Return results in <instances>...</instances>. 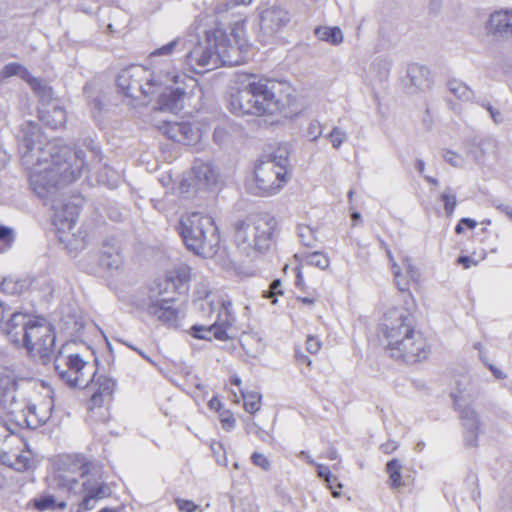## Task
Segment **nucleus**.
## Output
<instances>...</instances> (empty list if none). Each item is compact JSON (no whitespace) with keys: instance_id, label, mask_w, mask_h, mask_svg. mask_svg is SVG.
Returning a JSON list of instances; mask_svg holds the SVG:
<instances>
[{"instance_id":"5fc2aeb1","label":"nucleus","mask_w":512,"mask_h":512,"mask_svg":"<svg viewBox=\"0 0 512 512\" xmlns=\"http://www.w3.org/2000/svg\"><path fill=\"white\" fill-rule=\"evenodd\" d=\"M318 296H319V294H318V290H317L316 294H314V295L307 294V296H304V297H297V301H299L300 303H302L304 305H313L316 302Z\"/></svg>"},{"instance_id":"864d4df0","label":"nucleus","mask_w":512,"mask_h":512,"mask_svg":"<svg viewBox=\"0 0 512 512\" xmlns=\"http://www.w3.org/2000/svg\"><path fill=\"white\" fill-rule=\"evenodd\" d=\"M329 489L331 490L332 492V496L337 498L341 495V490H342V484L337 480V482H326Z\"/></svg>"},{"instance_id":"2f4dec72","label":"nucleus","mask_w":512,"mask_h":512,"mask_svg":"<svg viewBox=\"0 0 512 512\" xmlns=\"http://www.w3.org/2000/svg\"><path fill=\"white\" fill-rule=\"evenodd\" d=\"M315 34L320 40L338 45L343 41V34L339 27H323L317 28Z\"/></svg>"},{"instance_id":"4be33fe9","label":"nucleus","mask_w":512,"mask_h":512,"mask_svg":"<svg viewBox=\"0 0 512 512\" xmlns=\"http://www.w3.org/2000/svg\"><path fill=\"white\" fill-rule=\"evenodd\" d=\"M208 408L217 413L221 427L225 431H231L235 428L237 420L234 413L225 408L217 395L211 397L208 401Z\"/></svg>"},{"instance_id":"0eeeda50","label":"nucleus","mask_w":512,"mask_h":512,"mask_svg":"<svg viewBox=\"0 0 512 512\" xmlns=\"http://www.w3.org/2000/svg\"><path fill=\"white\" fill-rule=\"evenodd\" d=\"M234 230L238 244H246L264 252L275 244L279 226L275 216L264 212L236 222Z\"/></svg>"},{"instance_id":"8fccbe9b","label":"nucleus","mask_w":512,"mask_h":512,"mask_svg":"<svg viewBox=\"0 0 512 512\" xmlns=\"http://www.w3.org/2000/svg\"><path fill=\"white\" fill-rule=\"evenodd\" d=\"M281 281L279 279H275L269 287L268 294H265L264 297L272 298L278 295H282L283 291L281 290Z\"/></svg>"},{"instance_id":"f257e3e1","label":"nucleus","mask_w":512,"mask_h":512,"mask_svg":"<svg viewBox=\"0 0 512 512\" xmlns=\"http://www.w3.org/2000/svg\"><path fill=\"white\" fill-rule=\"evenodd\" d=\"M227 109L238 117H254L265 124L277 125L298 116L303 104L290 82L252 75L230 93Z\"/></svg>"},{"instance_id":"37998d69","label":"nucleus","mask_w":512,"mask_h":512,"mask_svg":"<svg viewBox=\"0 0 512 512\" xmlns=\"http://www.w3.org/2000/svg\"><path fill=\"white\" fill-rule=\"evenodd\" d=\"M175 503L180 512H202L200 506L191 500L177 498Z\"/></svg>"},{"instance_id":"49530a36","label":"nucleus","mask_w":512,"mask_h":512,"mask_svg":"<svg viewBox=\"0 0 512 512\" xmlns=\"http://www.w3.org/2000/svg\"><path fill=\"white\" fill-rule=\"evenodd\" d=\"M309 463L317 467L318 476L323 478L326 482H337V477L331 473L327 466L316 464L313 460H309Z\"/></svg>"},{"instance_id":"39448f33","label":"nucleus","mask_w":512,"mask_h":512,"mask_svg":"<svg viewBox=\"0 0 512 512\" xmlns=\"http://www.w3.org/2000/svg\"><path fill=\"white\" fill-rule=\"evenodd\" d=\"M292 175V167L287 157L269 155L255 163L248 189L257 196H273L284 189Z\"/></svg>"},{"instance_id":"a19ab883","label":"nucleus","mask_w":512,"mask_h":512,"mask_svg":"<svg viewBox=\"0 0 512 512\" xmlns=\"http://www.w3.org/2000/svg\"><path fill=\"white\" fill-rule=\"evenodd\" d=\"M295 361H296L297 366L303 373H309L312 371V369H313L312 360L309 358V356L304 354L303 351H301L300 349L295 350Z\"/></svg>"},{"instance_id":"6e6552de","label":"nucleus","mask_w":512,"mask_h":512,"mask_svg":"<svg viewBox=\"0 0 512 512\" xmlns=\"http://www.w3.org/2000/svg\"><path fill=\"white\" fill-rule=\"evenodd\" d=\"M81 174V169H74L66 160L55 159L44 169H38L30 173L29 184L31 189L39 197H47L61 184L74 182Z\"/></svg>"},{"instance_id":"423d86ee","label":"nucleus","mask_w":512,"mask_h":512,"mask_svg":"<svg viewBox=\"0 0 512 512\" xmlns=\"http://www.w3.org/2000/svg\"><path fill=\"white\" fill-rule=\"evenodd\" d=\"M177 229L186 247L197 255L211 254L218 246V228L208 214L186 213L181 216Z\"/></svg>"},{"instance_id":"5701e85b","label":"nucleus","mask_w":512,"mask_h":512,"mask_svg":"<svg viewBox=\"0 0 512 512\" xmlns=\"http://www.w3.org/2000/svg\"><path fill=\"white\" fill-rule=\"evenodd\" d=\"M487 30L492 34L512 32V11L500 10L492 13L487 22Z\"/></svg>"},{"instance_id":"680f3d73","label":"nucleus","mask_w":512,"mask_h":512,"mask_svg":"<svg viewBox=\"0 0 512 512\" xmlns=\"http://www.w3.org/2000/svg\"><path fill=\"white\" fill-rule=\"evenodd\" d=\"M490 369H491V371L493 372V374L495 375L496 378L503 379L505 377V375L501 371L495 369L494 367H491Z\"/></svg>"},{"instance_id":"9d476101","label":"nucleus","mask_w":512,"mask_h":512,"mask_svg":"<svg viewBox=\"0 0 512 512\" xmlns=\"http://www.w3.org/2000/svg\"><path fill=\"white\" fill-rule=\"evenodd\" d=\"M101 465L84 453H67L60 457L57 478L60 485L72 490L78 484V478L89 476Z\"/></svg>"},{"instance_id":"72a5a7b5","label":"nucleus","mask_w":512,"mask_h":512,"mask_svg":"<svg viewBox=\"0 0 512 512\" xmlns=\"http://www.w3.org/2000/svg\"><path fill=\"white\" fill-rule=\"evenodd\" d=\"M17 390V382L14 378L4 375L0 376V401L13 400Z\"/></svg>"},{"instance_id":"69168bd1","label":"nucleus","mask_w":512,"mask_h":512,"mask_svg":"<svg viewBox=\"0 0 512 512\" xmlns=\"http://www.w3.org/2000/svg\"><path fill=\"white\" fill-rule=\"evenodd\" d=\"M426 180L433 184V185H437L438 184V181L435 179V178H432V177H426Z\"/></svg>"},{"instance_id":"f8f14e48","label":"nucleus","mask_w":512,"mask_h":512,"mask_svg":"<svg viewBox=\"0 0 512 512\" xmlns=\"http://www.w3.org/2000/svg\"><path fill=\"white\" fill-rule=\"evenodd\" d=\"M235 322V317L231 310V303L223 301L217 313V319L210 325L195 324L191 326L190 335L199 340L227 341L230 339L229 330Z\"/></svg>"},{"instance_id":"bf43d9fd","label":"nucleus","mask_w":512,"mask_h":512,"mask_svg":"<svg viewBox=\"0 0 512 512\" xmlns=\"http://www.w3.org/2000/svg\"><path fill=\"white\" fill-rule=\"evenodd\" d=\"M416 168L419 171V173H423L425 170V163L422 160H417Z\"/></svg>"},{"instance_id":"bb28decb","label":"nucleus","mask_w":512,"mask_h":512,"mask_svg":"<svg viewBox=\"0 0 512 512\" xmlns=\"http://www.w3.org/2000/svg\"><path fill=\"white\" fill-rule=\"evenodd\" d=\"M166 278L175 289H179L190 282L191 268L187 264L176 265L167 272Z\"/></svg>"},{"instance_id":"aec40b11","label":"nucleus","mask_w":512,"mask_h":512,"mask_svg":"<svg viewBox=\"0 0 512 512\" xmlns=\"http://www.w3.org/2000/svg\"><path fill=\"white\" fill-rule=\"evenodd\" d=\"M302 268L303 264L300 262L293 268L295 274V287L305 294L314 295L319 289L321 281L312 269H309V276H305L303 273L300 276V270Z\"/></svg>"},{"instance_id":"dca6fc26","label":"nucleus","mask_w":512,"mask_h":512,"mask_svg":"<svg viewBox=\"0 0 512 512\" xmlns=\"http://www.w3.org/2000/svg\"><path fill=\"white\" fill-rule=\"evenodd\" d=\"M394 281L401 293L407 294L406 304L416 306V301L410 292V289L416 288L420 283L419 269L409 259H404L401 265L393 264Z\"/></svg>"},{"instance_id":"2eb2a0df","label":"nucleus","mask_w":512,"mask_h":512,"mask_svg":"<svg viewBox=\"0 0 512 512\" xmlns=\"http://www.w3.org/2000/svg\"><path fill=\"white\" fill-rule=\"evenodd\" d=\"M44 394L34 400H31L26 407L21 420L24 428L35 429L45 424L51 417L54 408V399L52 391L44 386Z\"/></svg>"},{"instance_id":"cd10ccee","label":"nucleus","mask_w":512,"mask_h":512,"mask_svg":"<svg viewBox=\"0 0 512 512\" xmlns=\"http://www.w3.org/2000/svg\"><path fill=\"white\" fill-rule=\"evenodd\" d=\"M40 119L52 129L62 128L66 124V111L62 107L54 106L51 110L42 112Z\"/></svg>"},{"instance_id":"1a4fd4ad","label":"nucleus","mask_w":512,"mask_h":512,"mask_svg":"<svg viewBox=\"0 0 512 512\" xmlns=\"http://www.w3.org/2000/svg\"><path fill=\"white\" fill-rule=\"evenodd\" d=\"M209 47L201 49L196 59L197 65L201 67L217 64L218 62L227 66L239 64V51L234 47L228 35L219 28L213 29L206 34Z\"/></svg>"},{"instance_id":"603ef678","label":"nucleus","mask_w":512,"mask_h":512,"mask_svg":"<svg viewBox=\"0 0 512 512\" xmlns=\"http://www.w3.org/2000/svg\"><path fill=\"white\" fill-rule=\"evenodd\" d=\"M398 448V444L394 441H387L380 446V449L385 454H391Z\"/></svg>"},{"instance_id":"473e14b6","label":"nucleus","mask_w":512,"mask_h":512,"mask_svg":"<svg viewBox=\"0 0 512 512\" xmlns=\"http://www.w3.org/2000/svg\"><path fill=\"white\" fill-rule=\"evenodd\" d=\"M24 428L21 420H12L10 417L3 419L0 417V437L3 438V442H7L9 435L12 433L20 434Z\"/></svg>"},{"instance_id":"58836bf2","label":"nucleus","mask_w":512,"mask_h":512,"mask_svg":"<svg viewBox=\"0 0 512 512\" xmlns=\"http://www.w3.org/2000/svg\"><path fill=\"white\" fill-rule=\"evenodd\" d=\"M440 200L444 205L446 215L451 217L457 205L456 194L452 190L448 189L440 195Z\"/></svg>"},{"instance_id":"6ab92c4d","label":"nucleus","mask_w":512,"mask_h":512,"mask_svg":"<svg viewBox=\"0 0 512 512\" xmlns=\"http://www.w3.org/2000/svg\"><path fill=\"white\" fill-rule=\"evenodd\" d=\"M261 20L269 28L273 30H280L290 22L291 15L289 10L286 8L275 5L262 12Z\"/></svg>"},{"instance_id":"338daca9","label":"nucleus","mask_w":512,"mask_h":512,"mask_svg":"<svg viewBox=\"0 0 512 512\" xmlns=\"http://www.w3.org/2000/svg\"><path fill=\"white\" fill-rule=\"evenodd\" d=\"M221 133H222V130H218V129H217V130H215V132H214V138H215V139L220 138V137H221Z\"/></svg>"},{"instance_id":"4468645a","label":"nucleus","mask_w":512,"mask_h":512,"mask_svg":"<svg viewBox=\"0 0 512 512\" xmlns=\"http://www.w3.org/2000/svg\"><path fill=\"white\" fill-rule=\"evenodd\" d=\"M111 487L103 478L102 467L97 468L89 476L83 478L81 484L82 498L78 504L79 510L88 511L95 507L96 503L111 496Z\"/></svg>"},{"instance_id":"ddd939ff","label":"nucleus","mask_w":512,"mask_h":512,"mask_svg":"<svg viewBox=\"0 0 512 512\" xmlns=\"http://www.w3.org/2000/svg\"><path fill=\"white\" fill-rule=\"evenodd\" d=\"M0 464L17 471H26L32 465V452L20 434L12 433L0 447Z\"/></svg>"},{"instance_id":"052dcab7","label":"nucleus","mask_w":512,"mask_h":512,"mask_svg":"<svg viewBox=\"0 0 512 512\" xmlns=\"http://www.w3.org/2000/svg\"><path fill=\"white\" fill-rule=\"evenodd\" d=\"M253 0H234L233 2V6H238V5H249L252 3Z\"/></svg>"},{"instance_id":"393cba45","label":"nucleus","mask_w":512,"mask_h":512,"mask_svg":"<svg viewBox=\"0 0 512 512\" xmlns=\"http://www.w3.org/2000/svg\"><path fill=\"white\" fill-rule=\"evenodd\" d=\"M28 507L36 511L43 512L47 510H64L67 507L65 501L56 499L53 495H40L28 502Z\"/></svg>"},{"instance_id":"0e129e2a","label":"nucleus","mask_w":512,"mask_h":512,"mask_svg":"<svg viewBox=\"0 0 512 512\" xmlns=\"http://www.w3.org/2000/svg\"><path fill=\"white\" fill-rule=\"evenodd\" d=\"M98 512H117V510L109 507H104L100 509Z\"/></svg>"},{"instance_id":"a211bd4d","label":"nucleus","mask_w":512,"mask_h":512,"mask_svg":"<svg viewBox=\"0 0 512 512\" xmlns=\"http://www.w3.org/2000/svg\"><path fill=\"white\" fill-rule=\"evenodd\" d=\"M157 129L169 140L190 145L200 138L199 130L192 123L182 122H163L157 126Z\"/></svg>"},{"instance_id":"b1692460","label":"nucleus","mask_w":512,"mask_h":512,"mask_svg":"<svg viewBox=\"0 0 512 512\" xmlns=\"http://www.w3.org/2000/svg\"><path fill=\"white\" fill-rule=\"evenodd\" d=\"M192 170L199 185L210 187L218 182V174L209 163L196 162Z\"/></svg>"},{"instance_id":"a878e982","label":"nucleus","mask_w":512,"mask_h":512,"mask_svg":"<svg viewBox=\"0 0 512 512\" xmlns=\"http://www.w3.org/2000/svg\"><path fill=\"white\" fill-rule=\"evenodd\" d=\"M300 263L303 264L300 275L303 273L305 276H309V269H312V271H314L315 268L320 270L327 269L330 265V259L325 253L313 252L306 255Z\"/></svg>"},{"instance_id":"79ce46f5","label":"nucleus","mask_w":512,"mask_h":512,"mask_svg":"<svg viewBox=\"0 0 512 512\" xmlns=\"http://www.w3.org/2000/svg\"><path fill=\"white\" fill-rule=\"evenodd\" d=\"M322 341L314 335H308L305 341V349L311 355H316L322 349Z\"/></svg>"},{"instance_id":"7ed1b4c3","label":"nucleus","mask_w":512,"mask_h":512,"mask_svg":"<svg viewBox=\"0 0 512 512\" xmlns=\"http://www.w3.org/2000/svg\"><path fill=\"white\" fill-rule=\"evenodd\" d=\"M117 87L125 96L136 98V92L148 98L157 95L159 110L173 111L185 97V91L174 88L178 76L170 72L156 73L143 65H131L120 71L117 76Z\"/></svg>"},{"instance_id":"f3484780","label":"nucleus","mask_w":512,"mask_h":512,"mask_svg":"<svg viewBox=\"0 0 512 512\" xmlns=\"http://www.w3.org/2000/svg\"><path fill=\"white\" fill-rule=\"evenodd\" d=\"M224 390L229 393L233 404H239L243 400V408L249 414H255L261 408V395L257 392H246L243 389L241 378L237 374H232L225 383Z\"/></svg>"},{"instance_id":"c03bdc74","label":"nucleus","mask_w":512,"mask_h":512,"mask_svg":"<svg viewBox=\"0 0 512 512\" xmlns=\"http://www.w3.org/2000/svg\"><path fill=\"white\" fill-rule=\"evenodd\" d=\"M449 90L458 98H467L470 95L469 88L458 81H451L449 83Z\"/></svg>"},{"instance_id":"f704fd0d","label":"nucleus","mask_w":512,"mask_h":512,"mask_svg":"<svg viewBox=\"0 0 512 512\" xmlns=\"http://www.w3.org/2000/svg\"><path fill=\"white\" fill-rule=\"evenodd\" d=\"M25 82L30 86L33 92L40 98L52 97V87L43 83L42 80L35 78L31 74H29Z\"/></svg>"},{"instance_id":"c9c22d12","label":"nucleus","mask_w":512,"mask_h":512,"mask_svg":"<svg viewBox=\"0 0 512 512\" xmlns=\"http://www.w3.org/2000/svg\"><path fill=\"white\" fill-rule=\"evenodd\" d=\"M487 256V250L481 249L479 252L474 251L470 256L462 255L458 257L457 264L461 265L464 269H469L472 266H477Z\"/></svg>"},{"instance_id":"9b49d317","label":"nucleus","mask_w":512,"mask_h":512,"mask_svg":"<svg viewBox=\"0 0 512 512\" xmlns=\"http://www.w3.org/2000/svg\"><path fill=\"white\" fill-rule=\"evenodd\" d=\"M59 377L70 387L84 388L96 376V370L79 354H69L57 361Z\"/></svg>"},{"instance_id":"c756f323","label":"nucleus","mask_w":512,"mask_h":512,"mask_svg":"<svg viewBox=\"0 0 512 512\" xmlns=\"http://www.w3.org/2000/svg\"><path fill=\"white\" fill-rule=\"evenodd\" d=\"M94 378L96 386L94 393L112 401L113 394L116 389V382L112 378L105 375H99L97 377L95 376Z\"/></svg>"},{"instance_id":"e433bc0d","label":"nucleus","mask_w":512,"mask_h":512,"mask_svg":"<svg viewBox=\"0 0 512 512\" xmlns=\"http://www.w3.org/2000/svg\"><path fill=\"white\" fill-rule=\"evenodd\" d=\"M111 402L112 401L93 392L90 399L87 401V409L92 414H96L97 411L100 410H103L104 412L107 413L110 408Z\"/></svg>"},{"instance_id":"412c9836","label":"nucleus","mask_w":512,"mask_h":512,"mask_svg":"<svg viewBox=\"0 0 512 512\" xmlns=\"http://www.w3.org/2000/svg\"><path fill=\"white\" fill-rule=\"evenodd\" d=\"M145 311L147 315L163 323L170 322L177 317L176 309L171 307L169 301L165 299L151 301Z\"/></svg>"},{"instance_id":"3c124183","label":"nucleus","mask_w":512,"mask_h":512,"mask_svg":"<svg viewBox=\"0 0 512 512\" xmlns=\"http://www.w3.org/2000/svg\"><path fill=\"white\" fill-rule=\"evenodd\" d=\"M480 231L484 235L483 237H480L479 232H475L472 236L473 240L476 242L484 243L488 238L492 236V232L485 227L481 228Z\"/></svg>"},{"instance_id":"f03ea898","label":"nucleus","mask_w":512,"mask_h":512,"mask_svg":"<svg viewBox=\"0 0 512 512\" xmlns=\"http://www.w3.org/2000/svg\"><path fill=\"white\" fill-rule=\"evenodd\" d=\"M378 338L391 359L406 365L428 360L432 351L427 335L417 327L409 306L393 307L385 312Z\"/></svg>"},{"instance_id":"de8ad7c7","label":"nucleus","mask_w":512,"mask_h":512,"mask_svg":"<svg viewBox=\"0 0 512 512\" xmlns=\"http://www.w3.org/2000/svg\"><path fill=\"white\" fill-rule=\"evenodd\" d=\"M251 462L255 466H257L265 471L269 470L270 466H271L269 459L264 454L259 453V452H254L251 455Z\"/></svg>"},{"instance_id":"20e7f679","label":"nucleus","mask_w":512,"mask_h":512,"mask_svg":"<svg viewBox=\"0 0 512 512\" xmlns=\"http://www.w3.org/2000/svg\"><path fill=\"white\" fill-rule=\"evenodd\" d=\"M5 332L12 343L32 357L48 358L54 351L55 330L43 316L15 312L6 322Z\"/></svg>"},{"instance_id":"4d7b16f0","label":"nucleus","mask_w":512,"mask_h":512,"mask_svg":"<svg viewBox=\"0 0 512 512\" xmlns=\"http://www.w3.org/2000/svg\"><path fill=\"white\" fill-rule=\"evenodd\" d=\"M230 8H231V4L228 3V2L227 3H223V4H219V5H217L214 8V13L215 14H220V13L228 11Z\"/></svg>"},{"instance_id":"774afa93","label":"nucleus","mask_w":512,"mask_h":512,"mask_svg":"<svg viewBox=\"0 0 512 512\" xmlns=\"http://www.w3.org/2000/svg\"><path fill=\"white\" fill-rule=\"evenodd\" d=\"M186 186H188V185L186 184L185 181L180 183V189H181L182 192L186 191Z\"/></svg>"},{"instance_id":"c85d7f7f","label":"nucleus","mask_w":512,"mask_h":512,"mask_svg":"<svg viewBox=\"0 0 512 512\" xmlns=\"http://www.w3.org/2000/svg\"><path fill=\"white\" fill-rule=\"evenodd\" d=\"M100 261L110 269H118L123 262L120 248L114 244H105Z\"/></svg>"},{"instance_id":"09e8293b","label":"nucleus","mask_w":512,"mask_h":512,"mask_svg":"<svg viewBox=\"0 0 512 512\" xmlns=\"http://www.w3.org/2000/svg\"><path fill=\"white\" fill-rule=\"evenodd\" d=\"M328 138L334 148H339L341 144L345 141L346 134L342 132L338 127H335L328 135Z\"/></svg>"},{"instance_id":"e2e57ef3","label":"nucleus","mask_w":512,"mask_h":512,"mask_svg":"<svg viewBox=\"0 0 512 512\" xmlns=\"http://www.w3.org/2000/svg\"><path fill=\"white\" fill-rule=\"evenodd\" d=\"M351 218L353 219V221H359V220H360V218H361L360 213H358V212H353V213L351 214Z\"/></svg>"},{"instance_id":"a18cd8bd","label":"nucleus","mask_w":512,"mask_h":512,"mask_svg":"<svg viewBox=\"0 0 512 512\" xmlns=\"http://www.w3.org/2000/svg\"><path fill=\"white\" fill-rule=\"evenodd\" d=\"M477 227V222L471 218H461L455 226V233L462 234L465 230H474Z\"/></svg>"},{"instance_id":"6e6d98bb","label":"nucleus","mask_w":512,"mask_h":512,"mask_svg":"<svg viewBox=\"0 0 512 512\" xmlns=\"http://www.w3.org/2000/svg\"><path fill=\"white\" fill-rule=\"evenodd\" d=\"M174 48V44H168V45H165V46H162L160 47L159 49H157L154 54L155 55H164V54H169L172 52Z\"/></svg>"},{"instance_id":"7c9ffc66","label":"nucleus","mask_w":512,"mask_h":512,"mask_svg":"<svg viewBox=\"0 0 512 512\" xmlns=\"http://www.w3.org/2000/svg\"><path fill=\"white\" fill-rule=\"evenodd\" d=\"M401 471H402V464L397 458H394L387 462L386 472L389 476L391 488L398 489L399 487H401L403 485Z\"/></svg>"},{"instance_id":"ea45409f","label":"nucleus","mask_w":512,"mask_h":512,"mask_svg":"<svg viewBox=\"0 0 512 512\" xmlns=\"http://www.w3.org/2000/svg\"><path fill=\"white\" fill-rule=\"evenodd\" d=\"M2 74L4 77L18 75L25 81L30 72L21 64L13 62L4 66Z\"/></svg>"},{"instance_id":"13d9d810","label":"nucleus","mask_w":512,"mask_h":512,"mask_svg":"<svg viewBox=\"0 0 512 512\" xmlns=\"http://www.w3.org/2000/svg\"><path fill=\"white\" fill-rule=\"evenodd\" d=\"M461 418L462 419L476 418V412L473 409H463L461 411Z\"/></svg>"},{"instance_id":"4c0bfd02","label":"nucleus","mask_w":512,"mask_h":512,"mask_svg":"<svg viewBox=\"0 0 512 512\" xmlns=\"http://www.w3.org/2000/svg\"><path fill=\"white\" fill-rule=\"evenodd\" d=\"M15 240L14 231L12 228L0 225V254L7 252L11 249Z\"/></svg>"}]
</instances>
